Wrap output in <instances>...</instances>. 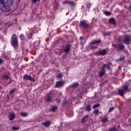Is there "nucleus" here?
Listing matches in <instances>:
<instances>
[{
  "label": "nucleus",
  "mask_w": 131,
  "mask_h": 131,
  "mask_svg": "<svg viewBox=\"0 0 131 131\" xmlns=\"http://www.w3.org/2000/svg\"><path fill=\"white\" fill-rule=\"evenodd\" d=\"M20 115H21V116H22L23 117H26V116L28 115V114H27V113L25 112L20 113Z\"/></svg>",
  "instance_id": "27"
},
{
  "label": "nucleus",
  "mask_w": 131,
  "mask_h": 131,
  "mask_svg": "<svg viewBox=\"0 0 131 131\" xmlns=\"http://www.w3.org/2000/svg\"><path fill=\"white\" fill-rule=\"evenodd\" d=\"M11 43L13 48H17L18 47V37L14 34L11 36Z\"/></svg>",
  "instance_id": "2"
},
{
  "label": "nucleus",
  "mask_w": 131,
  "mask_h": 131,
  "mask_svg": "<svg viewBox=\"0 0 131 131\" xmlns=\"http://www.w3.org/2000/svg\"><path fill=\"white\" fill-rule=\"evenodd\" d=\"M4 3H5V0H0V4H1V5L4 4Z\"/></svg>",
  "instance_id": "43"
},
{
  "label": "nucleus",
  "mask_w": 131,
  "mask_h": 131,
  "mask_svg": "<svg viewBox=\"0 0 131 131\" xmlns=\"http://www.w3.org/2000/svg\"><path fill=\"white\" fill-rule=\"evenodd\" d=\"M54 95V93L53 92H50L48 95V97H49L50 98H52V97H53Z\"/></svg>",
  "instance_id": "32"
},
{
  "label": "nucleus",
  "mask_w": 131,
  "mask_h": 131,
  "mask_svg": "<svg viewBox=\"0 0 131 131\" xmlns=\"http://www.w3.org/2000/svg\"><path fill=\"white\" fill-rule=\"evenodd\" d=\"M125 47L124 45L122 43H120L119 45H118V47L117 48V51H123V49H124Z\"/></svg>",
  "instance_id": "12"
},
{
  "label": "nucleus",
  "mask_w": 131,
  "mask_h": 131,
  "mask_svg": "<svg viewBox=\"0 0 131 131\" xmlns=\"http://www.w3.org/2000/svg\"><path fill=\"white\" fill-rule=\"evenodd\" d=\"M15 116H16V115L15 114V113L14 112L10 113V114L8 115L9 120L11 121L15 119Z\"/></svg>",
  "instance_id": "10"
},
{
  "label": "nucleus",
  "mask_w": 131,
  "mask_h": 131,
  "mask_svg": "<svg viewBox=\"0 0 131 131\" xmlns=\"http://www.w3.org/2000/svg\"><path fill=\"white\" fill-rule=\"evenodd\" d=\"M112 47H113L114 48H116V49L117 50V45L115 44H113Z\"/></svg>",
  "instance_id": "41"
},
{
  "label": "nucleus",
  "mask_w": 131,
  "mask_h": 131,
  "mask_svg": "<svg viewBox=\"0 0 131 131\" xmlns=\"http://www.w3.org/2000/svg\"><path fill=\"white\" fill-rule=\"evenodd\" d=\"M111 65H112V63L110 62L107 64H103L102 67H104V69H105V67H107L108 70H112L111 68H110Z\"/></svg>",
  "instance_id": "16"
},
{
  "label": "nucleus",
  "mask_w": 131,
  "mask_h": 131,
  "mask_svg": "<svg viewBox=\"0 0 131 131\" xmlns=\"http://www.w3.org/2000/svg\"><path fill=\"white\" fill-rule=\"evenodd\" d=\"M108 121V119H107V116H104L101 120V122H103V123H105Z\"/></svg>",
  "instance_id": "18"
},
{
  "label": "nucleus",
  "mask_w": 131,
  "mask_h": 131,
  "mask_svg": "<svg viewBox=\"0 0 131 131\" xmlns=\"http://www.w3.org/2000/svg\"><path fill=\"white\" fill-rule=\"evenodd\" d=\"M19 38L21 39V40H25V36L23 34L20 35L19 36Z\"/></svg>",
  "instance_id": "28"
},
{
  "label": "nucleus",
  "mask_w": 131,
  "mask_h": 131,
  "mask_svg": "<svg viewBox=\"0 0 131 131\" xmlns=\"http://www.w3.org/2000/svg\"><path fill=\"white\" fill-rule=\"evenodd\" d=\"M115 108V107H110L108 110V112H112V111H113V110H114Z\"/></svg>",
  "instance_id": "34"
},
{
  "label": "nucleus",
  "mask_w": 131,
  "mask_h": 131,
  "mask_svg": "<svg viewBox=\"0 0 131 131\" xmlns=\"http://www.w3.org/2000/svg\"><path fill=\"white\" fill-rule=\"evenodd\" d=\"M96 56H105V55L107 54V50L104 49L103 50H100L99 51H97L95 53Z\"/></svg>",
  "instance_id": "7"
},
{
  "label": "nucleus",
  "mask_w": 131,
  "mask_h": 131,
  "mask_svg": "<svg viewBox=\"0 0 131 131\" xmlns=\"http://www.w3.org/2000/svg\"><path fill=\"white\" fill-rule=\"evenodd\" d=\"M98 47L97 46H92L91 47V50H95L96 49H97Z\"/></svg>",
  "instance_id": "38"
},
{
  "label": "nucleus",
  "mask_w": 131,
  "mask_h": 131,
  "mask_svg": "<svg viewBox=\"0 0 131 131\" xmlns=\"http://www.w3.org/2000/svg\"><path fill=\"white\" fill-rule=\"evenodd\" d=\"M15 91H16V90L15 89H12L9 92V94L10 95H12V94H13V93H14L15 92Z\"/></svg>",
  "instance_id": "35"
},
{
  "label": "nucleus",
  "mask_w": 131,
  "mask_h": 131,
  "mask_svg": "<svg viewBox=\"0 0 131 131\" xmlns=\"http://www.w3.org/2000/svg\"><path fill=\"white\" fill-rule=\"evenodd\" d=\"M32 3H33V4H35V3H36L37 2H40V0H32Z\"/></svg>",
  "instance_id": "36"
},
{
  "label": "nucleus",
  "mask_w": 131,
  "mask_h": 131,
  "mask_svg": "<svg viewBox=\"0 0 131 131\" xmlns=\"http://www.w3.org/2000/svg\"><path fill=\"white\" fill-rule=\"evenodd\" d=\"M50 124H51V121H47L42 123V125H43V126H45V127H49Z\"/></svg>",
  "instance_id": "14"
},
{
  "label": "nucleus",
  "mask_w": 131,
  "mask_h": 131,
  "mask_svg": "<svg viewBox=\"0 0 131 131\" xmlns=\"http://www.w3.org/2000/svg\"><path fill=\"white\" fill-rule=\"evenodd\" d=\"M100 42H101V40H98L97 41H94L93 42L91 43V45H95L96 43H100Z\"/></svg>",
  "instance_id": "29"
},
{
  "label": "nucleus",
  "mask_w": 131,
  "mask_h": 131,
  "mask_svg": "<svg viewBox=\"0 0 131 131\" xmlns=\"http://www.w3.org/2000/svg\"><path fill=\"white\" fill-rule=\"evenodd\" d=\"M4 3L10 6V7H12V6H13V4H14V1L13 0H6Z\"/></svg>",
  "instance_id": "11"
},
{
  "label": "nucleus",
  "mask_w": 131,
  "mask_h": 131,
  "mask_svg": "<svg viewBox=\"0 0 131 131\" xmlns=\"http://www.w3.org/2000/svg\"><path fill=\"white\" fill-rule=\"evenodd\" d=\"M0 10L1 11H2V12H5L7 13L11 11V6L4 2V3H2L0 6Z\"/></svg>",
  "instance_id": "1"
},
{
  "label": "nucleus",
  "mask_w": 131,
  "mask_h": 131,
  "mask_svg": "<svg viewBox=\"0 0 131 131\" xmlns=\"http://www.w3.org/2000/svg\"><path fill=\"white\" fill-rule=\"evenodd\" d=\"M129 9H131V5L129 6Z\"/></svg>",
  "instance_id": "49"
},
{
  "label": "nucleus",
  "mask_w": 131,
  "mask_h": 131,
  "mask_svg": "<svg viewBox=\"0 0 131 131\" xmlns=\"http://www.w3.org/2000/svg\"><path fill=\"white\" fill-rule=\"evenodd\" d=\"M69 5L71 6V7H74L75 6V3L72 1H70V2L69 3Z\"/></svg>",
  "instance_id": "26"
},
{
  "label": "nucleus",
  "mask_w": 131,
  "mask_h": 131,
  "mask_svg": "<svg viewBox=\"0 0 131 131\" xmlns=\"http://www.w3.org/2000/svg\"><path fill=\"white\" fill-rule=\"evenodd\" d=\"M99 113V110H95L93 111V114H95V115H97Z\"/></svg>",
  "instance_id": "33"
},
{
  "label": "nucleus",
  "mask_w": 131,
  "mask_h": 131,
  "mask_svg": "<svg viewBox=\"0 0 131 131\" xmlns=\"http://www.w3.org/2000/svg\"><path fill=\"white\" fill-rule=\"evenodd\" d=\"M85 111H87L88 112H90L92 110V108H91L90 105H86V107H85Z\"/></svg>",
  "instance_id": "19"
},
{
  "label": "nucleus",
  "mask_w": 131,
  "mask_h": 131,
  "mask_svg": "<svg viewBox=\"0 0 131 131\" xmlns=\"http://www.w3.org/2000/svg\"><path fill=\"white\" fill-rule=\"evenodd\" d=\"M84 39V38L83 37H80V41H82Z\"/></svg>",
  "instance_id": "40"
},
{
  "label": "nucleus",
  "mask_w": 131,
  "mask_h": 131,
  "mask_svg": "<svg viewBox=\"0 0 131 131\" xmlns=\"http://www.w3.org/2000/svg\"><path fill=\"white\" fill-rule=\"evenodd\" d=\"M39 43H40V41H39Z\"/></svg>",
  "instance_id": "51"
},
{
  "label": "nucleus",
  "mask_w": 131,
  "mask_h": 131,
  "mask_svg": "<svg viewBox=\"0 0 131 131\" xmlns=\"http://www.w3.org/2000/svg\"><path fill=\"white\" fill-rule=\"evenodd\" d=\"M87 7L89 9H90V8H91V4H87Z\"/></svg>",
  "instance_id": "46"
},
{
  "label": "nucleus",
  "mask_w": 131,
  "mask_h": 131,
  "mask_svg": "<svg viewBox=\"0 0 131 131\" xmlns=\"http://www.w3.org/2000/svg\"><path fill=\"white\" fill-rule=\"evenodd\" d=\"M100 106V104L96 103L95 105H93V109H96V108H98Z\"/></svg>",
  "instance_id": "30"
},
{
  "label": "nucleus",
  "mask_w": 131,
  "mask_h": 131,
  "mask_svg": "<svg viewBox=\"0 0 131 131\" xmlns=\"http://www.w3.org/2000/svg\"><path fill=\"white\" fill-rule=\"evenodd\" d=\"M12 130H18L20 129V126H13L12 128Z\"/></svg>",
  "instance_id": "24"
},
{
  "label": "nucleus",
  "mask_w": 131,
  "mask_h": 131,
  "mask_svg": "<svg viewBox=\"0 0 131 131\" xmlns=\"http://www.w3.org/2000/svg\"><path fill=\"white\" fill-rule=\"evenodd\" d=\"M63 81H57L56 83L55 88H62V86H63Z\"/></svg>",
  "instance_id": "13"
},
{
  "label": "nucleus",
  "mask_w": 131,
  "mask_h": 131,
  "mask_svg": "<svg viewBox=\"0 0 131 131\" xmlns=\"http://www.w3.org/2000/svg\"><path fill=\"white\" fill-rule=\"evenodd\" d=\"M103 34L104 35V36H110V34H111V32H103Z\"/></svg>",
  "instance_id": "25"
},
{
  "label": "nucleus",
  "mask_w": 131,
  "mask_h": 131,
  "mask_svg": "<svg viewBox=\"0 0 131 131\" xmlns=\"http://www.w3.org/2000/svg\"><path fill=\"white\" fill-rule=\"evenodd\" d=\"M124 92H130V89H128V87L126 85L123 86L122 90H119L118 94L120 96H122L124 94Z\"/></svg>",
  "instance_id": "3"
},
{
  "label": "nucleus",
  "mask_w": 131,
  "mask_h": 131,
  "mask_svg": "<svg viewBox=\"0 0 131 131\" xmlns=\"http://www.w3.org/2000/svg\"><path fill=\"white\" fill-rule=\"evenodd\" d=\"M63 76V75H62V74H58V75H57V77L58 78H61V77H62Z\"/></svg>",
  "instance_id": "37"
},
{
  "label": "nucleus",
  "mask_w": 131,
  "mask_h": 131,
  "mask_svg": "<svg viewBox=\"0 0 131 131\" xmlns=\"http://www.w3.org/2000/svg\"><path fill=\"white\" fill-rule=\"evenodd\" d=\"M2 79L5 81L6 83L7 84H10V83H12V78L10 77V76L7 75H4L2 76Z\"/></svg>",
  "instance_id": "4"
},
{
  "label": "nucleus",
  "mask_w": 131,
  "mask_h": 131,
  "mask_svg": "<svg viewBox=\"0 0 131 131\" xmlns=\"http://www.w3.org/2000/svg\"><path fill=\"white\" fill-rule=\"evenodd\" d=\"M118 68H119V69H120V67H119Z\"/></svg>",
  "instance_id": "50"
},
{
  "label": "nucleus",
  "mask_w": 131,
  "mask_h": 131,
  "mask_svg": "<svg viewBox=\"0 0 131 131\" xmlns=\"http://www.w3.org/2000/svg\"><path fill=\"white\" fill-rule=\"evenodd\" d=\"M79 27H83L84 29L89 28V25L86 23V20H83L80 21Z\"/></svg>",
  "instance_id": "6"
},
{
  "label": "nucleus",
  "mask_w": 131,
  "mask_h": 131,
  "mask_svg": "<svg viewBox=\"0 0 131 131\" xmlns=\"http://www.w3.org/2000/svg\"><path fill=\"white\" fill-rule=\"evenodd\" d=\"M58 109V107L55 106H53L51 109L50 110L51 112H55L56 110Z\"/></svg>",
  "instance_id": "22"
},
{
  "label": "nucleus",
  "mask_w": 131,
  "mask_h": 131,
  "mask_svg": "<svg viewBox=\"0 0 131 131\" xmlns=\"http://www.w3.org/2000/svg\"><path fill=\"white\" fill-rule=\"evenodd\" d=\"M20 2H21V0H17V4H19Z\"/></svg>",
  "instance_id": "48"
},
{
  "label": "nucleus",
  "mask_w": 131,
  "mask_h": 131,
  "mask_svg": "<svg viewBox=\"0 0 131 131\" xmlns=\"http://www.w3.org/2000/svg\"><path fill=\"white\" fill-rule=\"evenodd\" d=\"M52 100H53V97H50L49 96H47L46 98V101L48 103H50L52 102Z\"/></svg>",
  "instance_id": "21"
},
{
  "label": "nucleus",
  "mask_w": 131,
  "mask_h": 131,
  "mask_svg": "<svg viewBox=\"0 0 131 131\" xmlns=\"http://www.w3.org/2000/svg\"><path fill=\"white\" fill-rule=\"evenodd\" d=\"M28 35L30 38H31V37H32V33H31L30 34H28Z\"/></svg>",
  "instance_id": "42"
},
{
  "label": "nucleus",
  "mask_w": 131,
  "mask_h": 131,
  "mask_svg": "<svg viewBox=\"0 0 131 131\" xmlns=\"http://www.w3.org/2000/svg\"><path fill=\"white\" fill-rule=\"evenodd\" d=\"M23 79L24 80H30V81H34V78H33L32 76L26 74L23 76Z\"/></svg>",
  "instance_id": "8"
},
{
  "label": "nucleus",
  "mask_w": 131,
  "mask_h": 131,
  "mask_svg": "<svg viewBox=\"0 0 131 131\" xmlns=\"http://www.w3.org/2000/svg\"><path fill=\"white\" fill-rule=\"evenodd\" d=\"M3 60L2 58H0V65L2 64V63H3Z\"/></svg>",
  "instance_id": "47"
},
{
  "label": "nucleus",
  "mask_w": 131,
  "mask_h": 131,
  "mask_svg": "<svg viewBox=\"0 0 131 131\" xmlns=\"http://www.w3.org/2000/svg\"><path fill=\"white\" fill-rule=\"evenodd\" d=\"M104 14H105L106 16H110V15H111V13L109 11H105Z\"/></svg>",
  "instance_id": "31"
},
{
  "label": "nucleus",
  "mask_w": 131,
  "mask_h": 131,
  "mask_svg": "<svg viewBox=\"0 0 131 131\" xmlns=\"http://www.w3.org/2000/svg\"><path fill=\"white\" fill-rule=\"evenodd\" d=\"M70 48H71V46L68 45L66 46V48L63 50L64 52L66 53H69V50H70Z\"/></svg>",
  "instance_id": "15"
},
{
  "label": "nucleus",
  "mask_w": 131,
  "mask_h": 131,
  "mask_svg": "<svg viewBox=\"0 0 131 131\" xmlns=\"http://www.w3.org/2000/svg\"><path fill=\"white\" fill-rule=\"evenodd\" d=\"M57 103H61V99H56Z\"/></svg>",
  "instance_id": "44"
},
{
  "label": "nucleus",
  "mask_w": 131,
  "mask_h": 131,
  "mask_svg": "<svg viewBox=\"0 0 131 131\" xmlns=\"http://www.w3.org/2000/svg\"><path fill=\"white\" fill-rule=\"evenodd\" d=\"M89 115H86L82 119L81 123H84L86 121V118H88Z\"/></svg>",
  "instance_id": "23"
},
{
  "label": "nucleus",
  "mask_w": 131,
  "mask_h": 131,
  "mask_svg": "<svg viewBox=\"0 0 131 131\" xmlns=\"http://www.w3.org/2000/svg\"><path fill=\"white\" fill-rule=\"evenodd\" d=\"M110 23H111V24H113V25H115L116 24V21H115V19L114 18H111L109 19Z\"/></svg>",
  "instance_id": "17"
},
{
  "label": "nucleus",
  "mask_w": 131,
  "mask_h": 131,
  "mask_svg": "<svg viewBox=\"0 0 131 131\" xmlns=\"http://www.w3.org/2000/svg\"><path fill=\"white\" fill-rule=\"evenodd\" d=\"M123 60H124V58L122 57V58H120V59H119L118 60V61H123Z\"/></svg>",
  "instance_id": "45"
},
{
  "label": "nucleus",
  "mask_w": 131,
  "mask_h": 131,
  "mask_svg": "<svg viewBox=\"0 0 131 131\" xmlns=\"http://www.w3.org/2000/svg\"><path fill=\"white\" fill-rule=\"evenodd\" d=\"M70 1H66L62 3L63 5H65V4H69Z\"/></svg>",
  "instance_id": "39"
},
{
  "label": "nucleus",
  "mask_w": 131,
  "mask_h": 131,
  "mask_svg": "<svg viewBox=\"0 0 131 131\" xmlns=\"http://www.w3.org/2000/svg\"><path fill=\"white\" fill-rule=\"evenodd\" d=\"M78 85H79V84H78V83L77 82L73 83L71 84L72 88H78Z\"/></svg>",
  "instance_id": "20"
},
{
  "label": "nucleus",
  "mask_w": 131,
  "mask_h": 131,
  "mask_svg": "<svg viewBox=\"0 0 131 131\" xmlns=\"http://www.w3.org/2000/svg\"><path fill=\"white\" fill-rule=\"evenodd\" d=\"M122 42L125 45H130L131 43V37L129 35H125L123 37Z\"/></svg>",
  "instance_id": "5"
},
{
  "label": "nucleus",
  "mask_w": 131,
  "mask_h": 131,
  "mask_svg": "<svg viewBox=\"0 0 131 131\" xmlns=\"http://www.w3.org/2000/svg\"><path fill=\"white\" fill-rule=\"evenodd\" d=\"M105 72H106V69H104V67H102L101 68V71L99 72V75L100 77H102L103 75L105 74Z\"/></svg>",
  "instance_id": "9"
}]
</instances>
